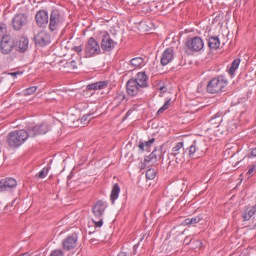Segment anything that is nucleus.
<instances>
[{
    "mask_svg": "<svg viewBox=\"0 0 256 256\" xmlns=\"http://www.w3.org/2000/svg\"><path fill=\"white\" fill-rule=\"evenodd\" d=\"M154 138H152L148 141L140 142L138 146L142 151H148L149 148L151 146L152 144L154 142Z\"/></svg>",
    "mask_w": 256,
    "mask_h": 256,
    "instance_id": "393cba45",
    "label": "nucleus"
},
{
    "mask_svg": "<svg viewBox=\"0 0 256 256\" xmlns=\"http://www.w3.org/2000/svg\"><path fill=\"white\" fill-rule=\"evenodd\" d=\"M19 202V200L16 198L14 199L11 202L10 204H8L5 206V209L6 210H10L11 208L13 206H15Z\"/></svg>",
    "mask_w": 256,
    "mask_h": 256,
    "instance_id": "72a5a7b5",
    "label": "nucleus"
},
{
    "mask_svg": "<svg viewBox=\"0 0 256 256\" xmlns=\"http://www.w3.org/2000/svg\"><path fill=\"white\" fill-rule=\"evenodd\" d=\"M202 219V215L192 218H187L184 222V224L186 226H190L199 222Z\"/></svg>",
    "mask_w": 256,
    "mask_h": 256,
    "instance_id": "b1692460",
    "label": "nucleus"
},
{
    "mask_svg": "<svg viewBox=\"0 0 256 256\" xmlns=\"http://www.w3.org/2000/svg\"><path fill=\"white\" fill-rule=\"evenodd\" d=\"M48 127L47 124H40L33 127L29 128L28 129L30 137L34 138L38 134H46L48 130Z\"/></svg>",
    "mask_w": 256,
    "mask_h": 256,
    "instance_id": "1a4fd4ad",
    "label": "nucleus"
},
{
    "mask_svg": "<svg viewBox=\"0 0 256 256\" xmlns=\"http://www.w3.org/2000/svg\"><path fill=\"white\" fill-rule=\"evenodd\" d=\"M148 77L144 72H138L134 78L129 80L126 82V92L132 96H134L142 93V88L148 86Z\"/></svg>",
    "mask_w": 256,
    "mask_h": 256,
    "instance_id": "f257e3e1",
    "label": "nucleus"
},
{
    "mask_svg": "<svg viewBox=\"0 0 256 256\" xmlns=\"http://www.w3.org/2000/svg\"><path fill=\"white\" fill-rule=\"evenodd\" d=\"M146 162H145L144 161V162H142L141 163V166H140V168L141 169H144L146 166Z\"/></svg>",
    "mask_w": 256,
    "mask_h": 256,
    "instance_id": "a18cd8bd",
    "label": "nucleus"
},
{
    "mask_svg": "<svg viewBox=\"0 0 256 256\" xmlns=\"http://www.w3.org/2000/svg\"><path fill=\"white\" fill-rule=\"evenodd\" d=\"M240 61V59L238 58L234 59L232 61L228 70V73L230 75H233L234 74L236 70L238 68Z\"/></svg>",
    "mask_w": 256,
    "mask_h": 256,
    "instance_id": "bb28decb",
    "label": "nucleus"
},
{
    "mask_svg": "<svg viewBox=\"0 0 256 256\" xmlns=\"http://www.w3.org/2000/svg\"><path fill=\"white\" fill-rule=\"evenodd\" d=\"M156 171L153 168H149L146 172V176L147 179L153 180L156 176Z\"/></svg>",
    "mask_w": 256,
    "mask_h": 256,
    "instance_id": "c85d7f7f",
    "label": "nucleus"
},
{
    "mask_svg": "<svg viewBox=\"0 0 256 256\" xmlns=\"http://www.w3.org/2000/svg\"><path fill=\"white\" fill-rule=\"evenodd\" d=\"M17 41L14 37L10 34L4 35L0 42V49L4 54H10L13 48L16 46Z\"/></svg>",
    "mask_w": 256,
    "mask_h": 256,
    "instance_id": "20e7f679",
    "label": "nucleus"
},
{
    "mask_svg": "<svg viewBox=\"0 0 256 256\" xmlns=\"http://www.w3.org/2000/svg\"><path fill=\"white\" fill-rule=\"evenodd\" d=\"M28 137L30 136L28 130H16L8 134L7 142L10 148H16L22 144Z\"/></svg>",
    "mask_w": 256,
    "mask_h": 256,
    "instance_id": "f03ea898",
    "label": "nucleus"
},
{
    "mask_svg": "<svg viewBox=\"0 0 256 256\" xmlns=\"http://www.w3.org/2000/svg\"><path fill=\"white\" fill-rule=\"evenodd\" d=\"M255 206H256V204L255 205Z\"/></svg>",
    "mask_w": 256,
    "mask_h": 256,
    "instance_id": "603ef678",
    "label": "nucleus"
},
{
    "mask_svg": "<svg viewBox=\"0 0 256 256\" xmlns=\"http://www.w3.org/2000/svg\"><path fill=\"white\" fill-rule=\"evenodd\" d=\"M106 206L102 200L98 201L93 206L92 210L96 218H102Z\"/></svg>",
    "mask_w": 256,
    "mask_h": 256,
    "instance_id": "4468645a",
    "label": "nucleus"
},
{
    "mask_svg": "<svg viewBox=\"0 0 256 256\" xmlns=\"http://www.w3.org/2000/svg\"><path fill=\"white\" fill-rule=\"evenodd\" d=\"M184 144L183 142H179L172 148V152L170 153V155L175 157L176 159L178 158V155L182 152V156L183 157V155L184 154V148H182Z\"/></svg>",
    "mask_w": 256,
    "mask_h": 256,
    "instance_id": "a211bd4d",
    "label": "nucleus"
},
{
    "mask_svg": "<svg viewBox=\"0 0 256 256\" xmlns=\"http://www.w3.org/2000/svg\"><path fill=\"white\" fill-rule=\"evenodd\" d=\"M197 149L198 148L196 146V141L194 140L192 144L188 148L186 149V152L188 150L189 156H192Z\"/></svg>",
    "mask_w": 256,
    "mask_h": 256,
    "instance_id": "cd10ccee",
    "label": "nucleus"
},
{
    "mask_svg": "<svg viewBox=\"0 0 256 256\" xmlns=\"http://www.w3.org/2000/svg\"><path fill=\"white\" fill-rule=\"evenodd\" d=\"M162 156V152L160 150L155 148L150 154L144 158V162H150L158 160V158H160Z\"/></svg>",
    "mask_w": 256,
    "mask_h": 256,
    "instance_id": "aec40b11",
    "label": "nucleus"
},
{
    "mask_svg": "<svg viewBox=\"0 0 256 256\" xmlns=\"http://www.w3.org/2000/svg\"><path fill=\"white\" fill-rule=\"evenodd\" d=\"M0 31L2 33L6 32V26L4 24H0Z\"/></svg>",
    "mask_w": 256,
    "mask_h": 256,
    "instance_id": "e433bc0d",
    "label": "nucleus"
},
{
    "mask_svg": "<svg viewBox=\"0 0 256 256\" xmlns=\"http://www.w3.org/2000/svg\"><path fill=\"white\" fill-rule=\"evenodd\" d=\"M187 48L190 50L198 52L204 47V42L199 36L188 38L186 42Z\"/></svg>",
    "mask_w": 256,
    "mask_h": 256,
    "instance_id": "423d86ee",
    "label": "nucleus"
},
{
    "mask_svg": "<svg viewBox=\"0 0 256 256\" xmlns=\"http://www.w3.org/2000/svg\"><path fill=\"white\" fill-rule=\"evenodd\" d=\"M35 44L39 46H44L50 42V36L44 31H40L34 36Z\"/></svg>",
    "mask_w": 256,
    "mask_h": 256,
    "instance_id": "f8f14e48",
    "label": "nucleus"
},
{
    "mask_svg": "<svg viewBox=\"0 0 256 256\" xmlns=\"http://www.w3.org/2000/svg\"><path fill=\"white\" fill-rule=\"evenodd\" d=\"M90 116V115H88V116H84L82 118H81V120H82V122H85V121H86V120H87V118H88V116Z\"/></svg>",
    "mask_w": 256,
    "mask_h": 256,
    "instance_id": "c03bdc74",
    "label": "nucleus"
},
{
    "mask_svg": "<svg viewBox=\"0 0 256 256\" xmlns=\"http://www.w3.org/2000/svg\"><path fill=\"white\" fill-rule=\"evenodd\" d=\"M36 89H37L36 86H33L30 87L29 88H26L24 90V95L28 96V95L32 94L36 91Z\"/></svg>",
    "mask_w": 256,
    "mask_h": 256,
    "instance_id": "2f4dec72",
    "label": "nucleus"
},
{
    "mask_svg": "<svg viewBox=\"0 0 256 256\" xmlns=\"http://www.w3.org/2000/svg\"><path fill=\"white\" fill-rule=\"evenodd\" d=\"M50 256H64V253L60 249L54 250L51 252Z\"/></svg>",
    "mask_w": 256,
    "mask_h": 256,
    "instance_id": "f704fd0d",
    "label": "nucleus"
},
{
    "mask_svg": "<svg viewBox=\"0 0 256 256\" xmlns=\"http://www.w3.org/2000/svg\"><path fill=\"white\" fill-rule=\"evenodd\" d=\"M118 256H130V254L125 252H120L118 254Z\"/></svg>",
    "mask_w": 256,
    "mask_h": 256,
    "instance_id": "ea45409f",
    "label": "nucleus"
},
{
    "mask_svg": "<svg viewBox=\"0 0 256 256\" xmlns=\"http://www.w3.org/2000/svg\"><path fill=\"white\" fill-rule=\"evenodd\" d=\"M72 50H74L78 54H79L80 52H81L82 50V48L81 46H74L72 48Z\"/></svg>",
    "mask_w": 256,
    "mask_h": 256,
    "instance_id": "4c0bfd02",
    "label": "nucleus"
},
{
    "mask_svg": "<svg viewBox=\"0 0 256 256\" xmlns=\"http://www.w3.org/2000/svg\"><path fill=\"white\" fill-rule=\"evenodd\" d=\"M120 192V188L118 184H116L113 186L110 194V200L112 204H114L115 200L118 198Z\"/></svg>",
    "mask_w": 256,
    "mask_h": 256,
    "instance_id": "5701e85b",
    "label": "nucleus"
},
{
    "mask_svg": "<svg viewBox=\"0 0 256 256\" xmlns=\"http://www.w3.org/2000/svg\"><path fill=\"white\" fill-rule=\"evenodd\" d=\"M228 82L224 80L222 76L214 78L208 83L206 87L208 92L216 94L219 92H225L224 89L227 86Z\"/></svg>",
    "mask_w": 256,
    "mask_h": 256,
    "instance_id": "7ed1b4c3",
    "label": "nucleus"
},
{
    "mask_svg": "<svg viewBox=\"0 0 256 256\" xmlns=\"http://www.w3.org/2000/svg\"><path fill=\"white\" fill-rule=\"evenodd\" d=\"M250 156H256V148H253L250 152Z\"/></svg>",
    "mask_w": 256,
    "mask_h": 256,
    "instance_id": "a19ab883",
    "label": "nucleus"
},
{
    "mask_svg": "<svg viewBox=\"0 0 256 256\" xmlns=\"http://www.w3.org/2000/svg\"><path fill=\"white\" fill-rule=\"evenodd\" d=\"M66 67L69 68L72 70L77 68L76 62L74 60H71L66 62Z\"/></svg>",
    "mask_w": 256,
    "mask_h": 256,
    "instance_id": "473e14b6",
    "label": "nucleus"
},
{
    "mask_svg": "<svg viewBox=\"0 0 256 256\" xmlns=\"http://www.w3.org/2000/svg\"><path fill=\"white\" fill-rule=\"evenodd\" d=\"M60 20V12L57 10H53L50 15L49 28L54 31L56 28L57 25Z\"/></svg>",
    "mask_w": 256,
    "mask_h": 256,
    "instance_id": "2eb2a0df",
    "label": "nucleus"
},
{
    "mask_svg": "<svg viewBox=\"0 0 256 256\" xmlns=\"http://www.w3.org/2000/svg\"><path fill=\"white\" fill-rule=\"evenodd\" d=\"M86 57L90 58L94 55L98 54L100 52V49L98 42L94 38H88L84 48Z\"/></svg>",
    "mask_w": 256,
    "mask_h": 256,
    "instance_id": "39448f33",
    "label": "nucleus"
},
{
    "mask_svg": "<svg viewBox=\"0 0 256 256\" xmlns=\"http://www.w3.org/2000/svg\"><path fill=\"white\" fill-rule=\"evenodd\" d=\"M108 84V81H100L87 86L86 88L88 90H102L106 88Z\"/></svg>",
    "mask_w": 256,
    "mask_h": 256,
    "instance_id": "f3484780",
    "label": "nucleus"
},
{
    "mask_svg": "<svg viewBox=\"0 0 256 256\" xmlns=\"http://www.w3.org/2000/svg\"><path fill=\"white\" fill-rule=\"evenodd\" d=\"M174 48H168L163 52L160 59V64L162 66H166L170 62L174 57Z\"/></svg>",
    "mask_w": 256,
    "mask_h": 256,
    "instance_id": "dca6fc26",
    "label": "nucleus"
},
{
    "mask_svg": "<svg viewBox=\"0 0 256 256\" xmlns=\"http://www.w3.org/2000/svg\"><path fill=\"white\" fill-rule=\"evenodd\" d=\"M256 212V206L255 205L251 208H247L244 212L242 213L244 220H249Z\"/></svg>",
    "mask_w": 256,
    "mask_h": 256,
    "instance_id": "412c9836",
    "label": "nucleus"
},
{
    "mask_svg": "<svg viewBox=\"0 0 256 256\" xmlns=\"http://www.w3.org/2000/svg\"><path fill=\"white\" fill-rule=\"evenodd\" d=\"M144 58L142 57L134 58L130 60L132 66L134 68H140L143 66L144 64Z\"/></svg>",
    "mask_w": 256,
    "mask_h": 256,
    "instance_id": "a878e982",
    "label": "nucleus"
},
{
    "mask_svg": "<svg viewBox=\"0 0 256 256\" xmlns=\"http://www.w3.org/2000/svg\"><path fill=\"white\" fill-rule=\"evenodd\" d=\"M219 125H220V122H218V124L215 126V127H218Z\"/></svg>",
    "mask_w": 256,
    "mask_h": 256,
    "instance_id": "8fccbe9b",
    "label": "nucleus"
},
{
    "mask_svg": "<svg viewBox=\"0 0 256 256\" xmlns=\"http://www.w3.org/2000/svg\"><path fill=\"white\" fill-rule=\"evenodd\" d=\"M220 40L217 36H212L209 38L208 44L210 49H218L220 46Z\"/></svg>",
    "mask_w": 256,
    "mask_h": 256,
    "instance_id": "4be33fe9",
    "label": "nucleus"
},
{
    "mask_svg": "<svg viewBox=\"0 0 256 256\" xmlns=\"http://www.w3.org/2000/svg\"><path fill=\"white\" fill-rule=\"evenodd\" d=\"M35 19L38 26L45 27L48 22V12L45 10L38 11L36 14Z\"/></svg>",
    "mask_w": 256,
    "mask_h": 256,
    "instance_id": "ddd939ff",
    "label": "nucleus"
},
{
    "mask_svg": "<svg viewBox=\"0 0 256 256\" xmlns=\"http://www.w3.org/2000/svg\"><path fill=\"white\" fill-rule=\"evenodd\" d=\"M48 170V168H44L36 176L40 178H44L47 175Z\"/></svg>",
    "mask_w": 256,
    "mask_h": 256,
    "instance_id": "7c9ffc66",
    "label": "nucleus"
},
{
    "mask_svg": "<svg viewBox=\"0 0 256 256\" xmlns=\"http://www.w3.org/2000/svg\"><path fill=\"white\" fill-rule=\"evenodd\" d=\"M256 168V166L255 165H254L252 166V168H250L249 170H248V173L250 174H252L253 172L254 171V169Z\"/></svg>",
    "mask_w": 256,
    "mask_h": 256,
    "instance_id": "79ce46f5",
    "label": "nucleus"
},
{
    "mask_svg": "<svg viewBox=\"0 0 256 256\" xmlns=\"http://www.w3.org/2000/svg\"><path fill=\"white\" fill-rule=\"evenodd\" d=\"M16 186V180L12 178H6L0 180V192H10Z\"/></svg>",
    "mask_w": 256,
    "mask_h": 256,
    "instance_id": "0eeeda50",
    "label": "nucleus"
},
{
    "mask_svg": "<svg viewBox=\"0 0 256 256\" xmlns=\"http://www.w3.org/2000/svg\"><path fill=\"white\" fill-rule=\"evenodd\" d=\"M254 227L256 228V224H254Z\"/></svg>",
    "mask_w": 256,
    "mask_h": 256,
    "instance_id": "3c124183",
    "label": "nucleus"
},
{
    "mask_svg": "<svg viewBox=\"0 0 256 256\" xmlns=\"http://www.w3.org/2000/svg\"><path fill=\"white\" fill-rule=\"evenodd\" d=\"M19 256H30V254L28 253H24L22 255H20Z\"/></svg>",
    "mask_w": 256,
    "mask_h": 256,
    "instance_id": "de8ad7c7",
    "label": "nucleus"
},
{
    "mask_svg": "<svg viewBox=\"0 0 256 256\" xmlns=\"http://www.w3.org/2000/svg\"><path fill=\"white\" fill-rule=\"evenodd\" d=\"M12 24L16 30H18L27 23V17L24 14H16L12 20Z\"/></svg>",
    "mask_w": 256,
    "mask_h": 256,
    "instance_id": "9d476101",
    "label": "nucleus"
},
{
    "mask_svg": "<svg viewBox=\"0 0 256 256\" xmlns=\"http://www.w3.org/2000/svg\"><path fill=\"white\" fill-rule=\"evenodd\" d=\"M22 73L20 72H14L10 73V74L12 76H16L18 74L20 75Z\"/></svg>",
    "mask_w": 256,
    "mask_h": 256,
    "instance_id": "37998d69",
    "label": "nucleus"
},
{
    "mask_svg": "<svg viewBox=\"0 0 256 256\" xmlns=\"http://www.w3.org/2000/svg\"><path fill=\"white\" fill-rule=\"evenodd\" d=\"M77 236L76 234L68 236L62 242L63 248L70 250L74 248L76 246Z\"/></svg>",
    "mask_w": 256,
    "mask_h": 256,
    "instance_id": "9b49d317",
    "label": "nucleus"
},
{
    "mask_svg": "<svg viewBox=\"0 0 256 256\" xmlns=\"http://www.w3.org/2000/svg\"><path fill=\"white\" fill-rule=\"evenodd\" d=\"M116 44V42L110 38L108 33L106 32L102 35L100 46L102 50L110 51L114 48Z\"/></svg>",
    "mask_w": 256,
    "mask_h": 256,
    "instance_id": "6e6552de",
    "label": "nucleus"
},
{
    "mask_svg": "<svg viewBox=\"0 0 256 256\" xmlns=\"http://www.w3.org/2000/svg\"><path fill=\"white\" fill-rule=\"evenodd\" d=\"M98 221L96 222L94 220H92L95 224V226L97 227H100L103 224V221L102 218H98Z\"/></svg>",
    "mask_w": 256,
    "mask_h": 256,
    "instance_id": "c9c22d12",
    "label": "nucleus"
},
{
    "mask_svg": "<svg viewBox=\"0 0 256 256\" xmlns=\"http://www.w3.org/2000/svg\"><path fill=\"white\" fill-rule=\"evenodd\" d=\"M138 246H139V242L134 246L133 249H132V253L133 255H135L136 254V250H137L138 248Z\"/></svg>",
    "mask_w": 256,
    "mask_h": 256,
    "instance_id": "58836bf2",
    "label": "nucleus"
},
{
    "mask_svg": "<svg viewBox=\"0 0 256 256\" xmlns=\"http://www.w3.org/2000/svg\"><path fill=\"white\" fill-rule=\"evenodd\" d=\"M70 179V176H68V182Z\"/></svg>",
    "mask_w": 256,
    "mask_h": 256,
    "instance_id": "09e8293b",
    "label": "nucleus"
},
{
    "mask_svg": "<svg viewBox=\"0 0 256 256\" xmlns=\"http://www.w3.org/2000/svg\"><path fill=\"white\" fill-rule=\"evenodd\" d=\"M170 99H169L165 102L164 104L157 112L158 114H160L168 108L170 104Z\"/></svg>",
    "mask_w": 256,
    "mask_h": 256,
    "instance_id": "c756f323",
    "label": "nucleus"
},
{
    "mask_svg": "<svg viewBox=\"0 0 256 256\" xmlns=\"http://www.w3.org/2000/svg\"><path fill=\"white\" fill-rule=\"evenodd\" d=\"M216 118H212L210 120V122L212 124H213L214 123H216L215 122V120H216Z\"/></svg>",
    "mask_w": 256,
    "mask_h": 256,
    "instance_id": "49530a36",
    "label": "nucleus"
},
{
    "mask_svg": "<svg viewBox=\"0 0 256 256\" xmlns=\"http://www.w3.org/2000/svg\"><path fill=\"white\" fill-rule=\"evenodd\" d=\"M28 38L25 36H22L18 41L16 50L20 52H24L28 49Z\"/></svg>",
    "mask_w": 256,
    "mask_h": 256,
    "instance_id": "6ab92c4d",
    "label": "nucleus"
}]
</instances>
